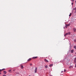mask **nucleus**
I'll use <instances>...</instances> for the list:
<instances>
[{
  "instance_id": "nucleus-1",
  "label": "nucleus",
  "mask_w": 76,
  "mask_h": 76,
  "mask_svg": "<svg viewBox=\"0 0 76 76\" xmlns=\"http://www.w3.org/2000/svg\"><path fill=\"white\" fill-rule=\"evenodd\" d=\"M71 34V33H70V32L64 34V36L66 37V35H70Z\"/></svg>"
},
{
  "instance_id": "nucleus-2",
  "label": "nucleus",
  "mask_w": 76,
  "mask_h": 76,
  "mask_svg": "<svg viewBox=\"0 0 76 76\" xmlns=\"http://www.w3.org/2000/svg\"><path fill=\"white\" fill-rule=\"evenodd\" d=\"M35 73H37V67L36 68L35 70Z\"/></svg>"
},
{
  "instance_id": "nucleus-3",
  "label": "nucleus",
  "mask_w": 76,
  "mask_h": 76,
  "mask_svg": "<svg viewBox=\"0 0 76 76\" xmlns=\"http://www.w3.org/2000/svg\"><path fill=\"white\" fill-rule=\"evenodd\" d=\"M45 62H47V63H48V61L46 59H45Z\"/></svg>"
},
{
  "instance_id": "nucleus-4",
  "label": "nucleus",
  "mask_w": 76,
  "mask_h": 76,
  "mask_svg": "<svg viewBox=\"0 0 76 76\" xmlns=\"http://www.w3.org/2000/svg\"><path fill=\"white\" fill-rule=\"evenodd\" d=\"M38 58V57L37 56V57H33L32 58H33V59H35V58Z\"/></svg>"
},
{
  "instance_id": "nucleus-5",
  "label": "nucleus",
  "mask_w": 76,
  "mask_h": 76,
  "mask_svg": "<svg viewBox=\"0 0 76 76\" xmlns=\"http://www.w3.org/2000/svg\"><path fill=\"white\" fill-rule=\"evenodd\" d=\"M73 10H75L74 13H76V8H74Z\"/></svg>"
},
{
  "instance_id": "nucleus-6",
  "label": "nucleus",
  "mask_w": 76,
  "mask_h": 76,
  "mask_svg": "<svg viewBox=\"0 0 76 76\" xmlns=\"http://www.w3.org/2000/svg\"><path fill=\"white\" fill-rule=\"evenodd\" d=\"M70 24H69L66 25V28H67V26H70Z\"/></svg>"
},
{
  "instance_id": "nucleus-7",
  "label": "nucleus",
  "mask_w": 76,
  "mask_h": 76,
  "mask_svg": "<svg viewBox=\"0 0 76 76\" xmlns=\"http://www.w3.org/2000/svg\"><path fill=\"white\" fill-rule=\"evenodd\" d=\"M21 69H23L24 68L23 66V65H21Z\"/></svg>"
},
{
  "instance_id": "nucleus-8",
  "label": "nucleus",
  "mask_w": 76,
  "mask_h": 76,
  "mask_svg": "<svg viewBox=\"0 0 76 76\" xmlns=\"http://www.w3.org/2000/svg\"><path fill=\"white\" fill-rule=\"evenodd\" d=\"M73 30H74V32H76V29L75 28H73Z\"/></svg>"
},
{
  "instance_id": "nucleus-9",
  "label": "nucleus",
  "mask_w": 76,
  "mask_h": 76,
  "mask_svg": "<svg viewBox=\"0 0 76 76\" xmlns=\"http://www.w3.org/2000/svg\"><path fill=\"white\" fill-rule=\"evenodd\" d=\"M4 73L5 74H6V73H7V72H6V71H4Z\"/></svg>"
},
{
  "instance_id": "nucleus-10",
  "label": "nucleus",
  "mask_w": 76,
  "mask_h": 76,
  "mask_svg": "<svg viewBox=\"0 0 76 76\" xmlns=\"http://www.w3.org/2000/svg\"><path fill=\"white\" fill-rule=\"evenodd\" d=\"M74 62L75 63H76V57L75 58V59Z\"/></svg>"
},
{
  "instance_id": "nucleus-11",
  "label": "nucleus",
  "mask_w": 76,
  "mask_h": 76,
  "mask_svg": "<svg viewBox=\"0 0 76 76\" xmlns=\"http://www.w3.org/2000/svg\"><path fill=\"white\" fill-rule=\"evenodd\" d=\"M53 66V64H51L50 65V67H52V66Z\"/></svg>"
},
{
  "instance_id": "nucleus-12",
  "label": "nucleus",
  "mask_w": 76,
  "mask_h": 76,
  "mask_svg": "<svg viewBox=\"0 0 76 76\" xmlns=\"http://www.w3.org/2000/svg\"><path fill=\"white\" fill-rule=\"evenodd\" d=\"M74 51V50H71V52L72 53H73Z\"/></svg>"
},
{
  "instance_id": "nucleus-13",
  "label": "nucleus",
  "mask_w": 76,
  "mask_h": 76,
  "mask_svg": "<svg viewBox=\"0 0 76 76\" xmlns=\"http://www.w3.org/2000/svg\"><path fill=\"white\" fill-rule=\"evenodd\" d=\"M69 69H70V68H73V66H70L69 67Z\"/></svg>"
},
{
  "instance_id": "nucleus-14",
  "label": "nucleus",
  "mask_w": 76,
  "mask_h": 76,
  "mask_svg": "<svg viewBox=\"0 0 76 76\" xmlns=\"http://www.w3.org/2000/svg\"><path fill=\"white\" fill-rule=\"evenodd\" d=\"M72 16V13H70V14L69 15V16Z\"/></svg>"
},
{
  "instance_id": "nucleus-15",
  "label": "nucleus",
  "mask_w": 76,
  "mask_h": 76,
  "mask_svg": "<svg viewBox=\"0 0 76 76\" xmlns=\"http://www.w3.org/2000/svg\"><path fill=\"white\" fill-rule=\"evenodd\" d=\"M45 67L46 68H48V66H45Z\"/></svg>"
},
{
  "instance_id": "nucleus-16",
  "label": "nucleus",
  "mask_w": 76,
  "mask_h": 76,
  "mask_svg": "<svg viewBox=\"0 0 76 76\" xmlns=\"http://www.w3.org/2000/svg\"><path fill=\"white\" fill-rule=\"evenodd\" d=\"M5 70V69H2V71H3V70Z\"/></svg>"
},
{
  "instance_id": "nucleus-17",
  "label": "nucleus",
  "mask_w": 76,
  "mask_h": 76,
  "mask_svg": "<svg viewBox=\"0 0 76 76\" xmlns=\"http://www.w3.org/2000/svg\"><path fill=\"white\" fill-rule=\"evenodd\" d=\"M76 46H74V48H75V49H76Z\"/></svg>"
},
{
  "instance_id": "nucleus-18",
  "label": "nucleus",
  "mask_w": 76,
  "mask_h": 76,
  "mask_svg": "<svg viewBox=\"0 0 76 76\" xmlns=\"http://www.w3.org/2000/svg\"><path fill=\"white\" fill-rule=\"evenodd\" d=\"M31 59V58H30L29 59V61H30V60H31V59Z\"/></svg>"
},
{
  "instance_id": "nucleus-19",
  "label": "nucleus",
  "mask_w": 76,
  "mask_h": 76,
  "mask_svg": "<svg viewBox=\"0 0 76 76\" xmlns=\"http://www.w3.org/2000/svg\"><path fill=\"white\" fill-rule=\"evenodd\" d=\"M32 65V64H30V66H31Z\"/></svg>"
},
{
  "instance_id": "nucleus-20",
  "label": "nucleus",
  "mask_w": 76,
  "mask_h": 76,
  "mask_svg": "<svg viewBox=\"0 0 76 76\" xmlns=\"http://www.w3.org/2000/svg\"><path fill=\"white\" fill-rule=\"evenodd\" d=\"M2 69H0V72H2Z\"/></svg>"
},
{
  "instance_id": "nucleus-21",
  "label": "nucleus",
  "mask_w": 76,
  "mask_h": 76,
  "mask_svg": "<svg viewBox=\"0 0 76 76\" xmlns=\"http://www.w3.org/2000/svg\"><path fill=\"white\" fill-rule=\"evenodd\" d=\"M66 72V70L64 69V72Z\"/></svg>"
},
{
  "instance_id": "nucleus-22",
  "label": "nucleus",
  "mask_w": 76,
  "mask_h": 76,
  "mask_svg": "<svg viewBox=\"0 0 76 76\" xmlns=\"http://www.w3.org/2000/svg\"><path fill=\"white\" fill-rule=\"evenodd\" d=\"M9 72H11V70H9Z\"/></svg>"
},
{
  "instance_id": "nucleus-23",
  "label": "nucleus",
  "mask_w": 76,
  "mask_h": 76,
  "mask_svg": "<svg viewBox=\"0 0 76 76\" xmlns=\"http://www.w3.org/2000/svg\"><path fill=\"white\" fill-rule=\"evenodd\" d=\"M3 76H6V75H3Z\"/></svg>"
},
{
  "instance_id": "nucleus-24",
  "label": "nucleus",
  "mask_w": 76,
  "mask_h": 76,
  "mask_svg": "<svg viewBox=\"0 0 76 76\" xmlns=\"http://www.w3.org/2000/svg\"><path fill=\"white\" fill-rule=\"evenodd\" d=\"M74 41L75 42H76V39L74 40Z\"/></svg>"
},
{
  "instance_id": "nucleus-25",
  "label": "nucleus",
  "mask_w": 76,
  "mask_h": 76,
  "mask_svg": "<svg viewBox=\"0 0 76 76\" xmlns=\"http://www.w3.org/2000/svg\"><path fill=\"white\" fill-rule=\"evenodd\" d=\"M72 5H73V3H72Z\"/></svg>"
},
{
  "instance_id": "nucleus-26",
  "label": "nucleus",
  "mask_w": 76,
  "mask_h": 76,
  "mask_svg": "<svg viewBox=\"0 0 76 76\" xmlns=\"http://www.w3.org/2000/svg\"><path fill=\"white\" fill-rule=\"evenodd\" d=\"M74 0H72V1L73 2V1H74Z\"/></svg>"
},
{
  "instance_id": "nucleus-27",
  "label": "nucleus",
  "mask_w": 76,
  "mask_h": 76,
  "mask_svg": "<svg viewBox=\"0 0 76 76\" xmlns=\"http://www.w3.org/2000/svg\"><path fill=\"white\" fill-rule=\"evenodd\" d=\"M63 71H61V73H63Z\"/></svg>"
},
{
  "instance_id": "nucleus-28",
  "label": "nucleus",
  "mask_w": 76,
  "mask_h": 76,
  "mask_svg": "<svg viewBox=\"0 0 76 76\" xmlns=\"http://www.w3.org/2000/svg\"><path fill=\"white\" fill-rule=\"evenodd\" d=\"M75 67H76V64H75Z\"/></svg>"
},
{
  "instance_id": "nucleus-29",
  "label": "nucleus",
  "mask_w": 76,
  "mask_h": 76,
  "mask_svg": "<svg viewBox=\"0 0 76 76\" xmlns=\"http://www.w3.org/2000/svg\"><path fill=\"white\" fill-rule=\"evenodd\" d=\"M28 61H29V59H28Z\"/></svg>"
},
{
  "instance_id": "nucleus-30",
  "label": "nucleus",
  "mask_w": 76,
  "mask_h": 76,
  "mask_svg": "<svg viewBox=\"0 0 76 76\" xmlns=\"http://www.w3.org/2000/svg\"><path fill=\"white\" fill-rule=\"evenodd\" d=\"M1 74V72H0V74Z\"/></svg>"
},
{
  "instance_id": "nucleus-31",
  "label": "nucleus",
  "mask_w": 76,
  "mask_h": 76,
  "mask_svg": "<svg viewBox=\"0 0 76 76\" xmlns=\"http://www.w3.org/2000/svg\"><path fill=\"white\" fill-rule=\"evenodd\" d=\"M13 71H15V70H13Z\"/></svg>"
},
{
  "instance_id": "nucleus-32",
  "label": "nucleus",
  "mask_w": 76,
  "mask_h": 76,
  "mask_svg": "<svg viewBox=\"0 0 76 76\" xmlns=\"http://www.w3.org/2000/svg\"><path fill=\"white\" fill-rule=\"evenodd\" d=\"M75 3H76V1H75Z\"/></svg>"
},
{
  "instance_id": "nucleus-33",
  "label": "nucleus",
  "mask_w": 76,
  "mask_h": 76,
  "mask_svg": "<svg viewBox=\"0 0 76 76\" xmlns=\"http://www.w3.org/2000/svg\"><path fill=\"white\" fill-rule=\"evenodd\" d=\"M75 54H76V53H75Z\"/></svg>"
}]
</instances>
